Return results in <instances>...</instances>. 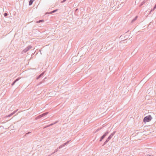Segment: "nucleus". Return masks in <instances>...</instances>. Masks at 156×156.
Here are the masks:
<instances>
[{
  "instance_id": "nucleus-5",
  "label": "nucleus",
  "mask_w": 156,
  "mask_h": 156,
  "mask_svg": "<svg viewBox=\"0 0 156 156\" xmlns=\"http://www.w3.org/2000/svg\"><path fill=\"white\" fill-rule=\"evenodd\" d=\"M32 47L30 45L29 46L27 47L26 48H25L22 52V53L26 52L27 51H28L30 49L32 48Z\"/></svg>"
},
{
  "instance_id": "nucleus-4",
  "label": "nucleus",
  "mask_w": 156,
  "mask_h": 156,
  "mask_svg": "<svg viewBox=\"0 0 156 156\" xmlns=\"http://www.w3.org/2000/svg\"><path fill=\"white\" fill-rule=\"evenodd\" d=\"M109 133V131L107 130L105 133L101 137L99 141L100 142Z\"/></svg>"
},
{
  "instance_id": "nucleus-26",
  "label": "nucleus",
  "mask_w": 156,
  "mask_h": 156,
  "mask_svg": "<svg viewBox=\"0 0 156 156\" xmlns=\"http://www.w3.org/2000/svg\"><path fill=\"white\" fill-rule=\"evenodd\" d=\"M53 13V12H52V11L50 12H49V14H52Z\"/></svg>"
},
{
  "instance_id": "nucleus-20",
  "label": "nucleus",
  "mask_w": 156,
  "mask_h": 156,
  "mask_svg": "<svg viewBox=\"0 0 156 156\" xmlns=\"http://www.w3.org/2000/svg\"><path fill=\"white\" fill-rule=\"evenodd\" d=\"M8 14L7 13H5L4 14V16L5 17L7 16H8Z\"/></svg>"
},
{
  "instance_id": "nucleus-15",
  "label": "nucleus",
  "mask_w": 156,
  "mask_h": 156,
  "mask_svg": "<svg viewBox=\"0 0 156 156\" xmlns=\"http://www.w3.org/2000/svg\"><path fill=\"white\" fill-rule=\"evenodd\" d=\"M44 22V20H40L39 21H37L36 23H39L41 22Z\"/></svg>"
},
{
  "instance_id": "nucleus-24",
  "label": "nucleus",
  "mask_w": 156,
  "mask_h": 156,
  "mask_svg": "<svg viewBox=\"0 0 156 156\" xmlns=\"http://www.w3.org/2000/svg\"><path fill=\"white\" fill-rule=\"evenodd\" d=\"M66 0H63L61 2V3H63L66 1Z\"/></svg>"
},
{
  "instance_id": "nucleus-18",
  "label": "nucleus",
  "mask_w": 156,
  "mask_h": 156,
  "mask_svg": "<svg viewBox=\"0 0 156 156\" xmlns=\"http://www.w3.org/2000/svg\"><path fill=\"white\" fill-rule=\"evenodd\" d=\"M155 9H156V4L155 5L153 9H151V11H154Z\"/></svg>"
},
{
  "instance_id": "nucleus-13",
  "label": "nucleus",
  "mask_w": 156,
  "mask_h": 156,
  "mask_svg": "<svg viewBox=\"0 0 156 156\" xmlns=\"http://www.w3.org/2000/svg\"><path fill=\"white\" fill-rule=\"evenodd\" d=\"M48 112H46L44 113H43L41 114V115L42 116V117L48 114Z\"/></svg>"
},
{
  "instance_id": "nucleus-14",
  "label": "nucleus",
  "mask_w": 156,
  "mask_h": 156,
  "mask_svg": "<svg viewBox=\"0 0 156 156\" xmlns=\"http://www.w3.org/2000/svg\"><path fill=\"white\" fill-rule=\"evenodd\" d=\"M46 78H45L42 81L40 82L38 84H37V86H38L40 84H41L42 83H44L45 81V79H46Z\"/></svg>"
},
{
  "instance_id": "nucleus-22",
  "label": "nucleus",
  "mask_w": 156,
  "mask_h": 156,
  "mask_svg": "<svg viewBox=\"0 0 156 156\" xmlns=\"http://www.w3.org/2000/svg\"><path fill=\"white\" fill-rule=\"evenodd\" d=\"M20 79V78H18L16 79V80H15V82H16L17 81H18Z\"/></svg>"
},
{
  "instance_id": "nucleus-1",
  "label": "nucleus",
  "mask_w": 156,
  "mask_h": 156,
  "mask_svg": "<svg viewBox=\"0 0 156 156\" xmlns=\"http://www.w3.org/2000/svg\"><path fill=\"white\" fill-rule=\"evenodd\" d=\"M116 132V131H114L108 136L105 141L104 142V143L102 145V146L105 145L108 142V141L111 139L112 137L115 135Z\"/></svg>"
},
{
  "instance_id": "nucleus-3",
  "label": "nucleus",
  "mask_w": 156,
  "mask_h": 156,
  "mask_svg": "<svg viewBox=\"0 0 156 156\" xmlns=\"http://www.w3.org/2000/svg\"><path fill=\"white\" fill-rule=\"evenodd\" d=\"M70 140H68L65 143L63 144H62V145L58 147L57 149H56L54 151V152H53L52 154H54V153L57 152L58 151V149H60L61 148H62L63 147H64L65 145L68 144L69 142H70Z\"/></svg>"
},
{
  "instance_id": "nucleus-19",
  "label": "nucleus",
  "mask_w": 156,
  "mask_h": 156,
  "mask_svg": "<svg viewBox=\"0 0 156 156\" xmlns=\"http://www.w3.org/2000/svg\"><path fill=\"white\" fill-rule=\"evenodd\" d=\"M31 133V132H28V133H26L25 134V135L24 136H27L28 134H30V133Z\"/></svg>"
},
{
  "instance_id": "nucleus-27",
  "label": "nucleus",
  "mask_w": 156,
  "mask_h": 156,
  "mask_svg": "<svg viewBox=\"0 0 156 156\" xmlns=\"http://www.w3.org/2000/svg\"><path fill=\"white\" fill-rule=\"evenodd\" d=\"M78 10V9H76V10Z\"/></svg>"
},
{
  "instance_id": "nucleus-11",
  "label": "nucleus",
  "mask_w": 156,
  "mask_h": 156,
  "mask_svg": "<svg viewBox=\"0 0 156 156\" xmlns=\"http://www.w3.org/2000/svg\"><path fill=\"white\" fill-rule=\"evenodd\" d=\"M58 122V121H56L55 122H54V123H52L51 124H50L47 126V127H48L50 126H52V125H53L54 124H56V123H57Z\"/></svg>"
},
{
  "instance_id": "nucleus-2",
  "label": "nucleus",
  "mask_w": 156,
  "mask_h": 156,
  "mask_svg": "<svg viewBox=\"0 0 156 156\" xmlns=\"http://www.w3.org/2000/svg\"><path fill=\"white\" fill-rule=\"evenodd\" d=\"M152 119V117L150 115L146 116L144 118L143 121L144 122L146 123L147 122L150 121Z\"/></svg>"
},
{
  "instance_id": "nucleus-6",
  "label": "nucleus",
  "mask_w": 156,
  "mask_h": 156,
  "mask_svg": "<svg viewBox=\"0 0 156 156\" xmlns=\"http://www.w3.org/2000/svg\"><path fill=\"white\" fill-rule=\"evenodd\" d=\"M32 47L30 45L29 46L27 47L26 48H25L22 52V53L26 52L27 51H28L30 49L32 48Z\"/></svg>"
},
{
  "instance_id": "nucleus-12",
  "label": "nucleus",
  "mask_w": 156,
  "mask_h": 156,
  "mask_svg": "<svg viewBox=\"0 0 156 156\" xmlns=\"http://www.w3.org/2000/svg\"><path fill=\"white\" fill-rule=\"evenodd\" d=\"M127 41H126V40H123V41H120L119 42V43L120 44H122L123 43H125V42H126Z\"/></svg>"
},
{
  "instance_id": "nucleus-7",
  "label": "nucleus",
  "mask_w": 156,
  "mask_h": 156,
  "mask_svg": "<svg viewBox=\"0 0 156 156\" xmlns=\"http://www.w3.org/2000/svg\"><path fill=\"white\" fill-rule=\"evenodd\" d=\"M18 110V109H17L15 111H13L12 113H11L10 114L7 115H6V117H11V116H12V115H13Z\"/></svg>"
},
{
  "instance_id": "nucleus-25",
  "label": "nucleus",
  "mask_w": 156,
  "mask_h": 156,
  "mask_svg": "<svg viewBox=\"0 0 156 156\" xmlns=\"http://www.w3.org/2000/svg\"><path fill=\"white\" fill-rule=\"evenodd\" d=\"M101 129V128H99V129H98L96 130V131L95 132H98V131L100 130Z\"/></svg>"
},
{
  "instance_id": "nucleus-23",
  "label": "nucleus",
  "mask_w": 156,
  "mask_h": 156,
  "mask_svg": "<svg viewBox=\"0 0 156 156\" xmlns=\"http://www.w3.org/2000/svg\"><path fill=\"white\" fill-rule=\"evenodd\" d=\"M58 10V9H56L55 10L52 11V12L54 13L56 12Z\"/></svg>"
},
{
  "instance_id": "nucleus-17",
  "label": "nucleus",
  "mask_w": 156,
  "mask_h": 156,
  "mask_svg": "<svg viewBox=\"0 0 156 156\" xmlns=\"http://www.w3.org/2000/svg\"><path fill=\"white\" fill-rule=\"evenodd\" d=\"M146 2L145 1H143L140 4V6H142Z\"/></svg>"
},
{
  "instance_id": "nucleus-10",
  "label": "nucleus",
  "mask_w": 156,
  "mask_h": 156,
  "mask_svg": "<svg viewBox=\"0 0 156 156\" xmlns=\"http://www.w3.org/2000/svg\"><path fill=\"white\" fill-rule=\"evenodd\" d=\"M138 16H136L131 21V23H133L134 22L137 18Z\"/></svg>"
},
{
  "instance_id": "nucleus-21",
  "label": "nucleus",
  "mask_w": 156,
  "mask_h": 156,
  "mask_svg": "<svg viewBox=\"0 0 156 156\" xmlns=\"http://www.w3.org/2000/svg\"><path fill=\"white\" fill-rule=\"evenodd\" d=\"M16 83V82H15V81L14 80L13 82L11 84V86H13L14 84H15V83Z\"/></svg>"
},
{
  "instance_id": "nucleus-16",
  "label": "nucleus",
  "mask_w": 156,
  "mask_h": 156,
  "mask_svg": "<svg viewBox=\"0 0 156 156\" xmlns=\"http://www.w3.org/2000/svg\"><path fill=\"white\" fill-rule=\"evenodd\" d=\"M42 116L41 115H39L38 116H37L36 118V119H40V118H41V117H42Z\"/></svg>"
},
{
  "instance_id": "nucleus-8",
  "label": "nucleus",
  "mask_w": 156,
  "mask_h": 156,
  "mask_svg": "<svg viewBox=\"0 0 156 156\" xmlns=\"http://www.w3.org/2000/svg\"><path fill=\"white\" fill-rule=\"evenodd\" d=\"M45 72H42L41 73L40 75H39L36 78L37 80H38L39 78H40L41 76H42L44 73Z\"/></svg>"
},
{
  "instance_id": "nucleus-9",
  "label": "nucleus",
  "mask_w": 156,
  "mask_h": 156,
  "mask_svg": "<svg viewBox=\"0 0 156 156\" xmlns=\"http://www.w3.org/2000/svg\"><path fill=\"white\" fill-rule=\"evenodd\" d=\"M34 0H30L29 2V5H31L33 2H34Z\"/></svg>"
}]
</instances>
